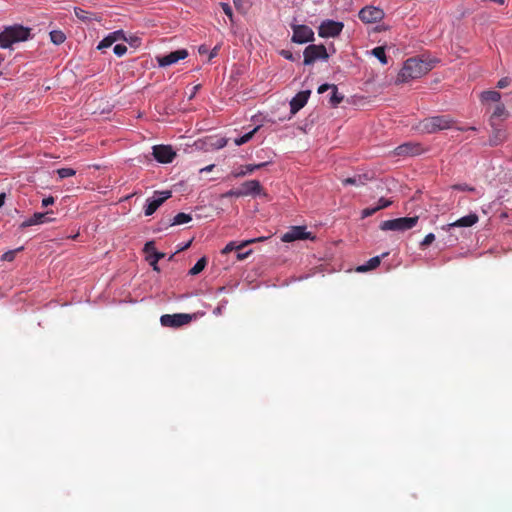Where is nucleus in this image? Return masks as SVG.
<instances>
[{
    "label": "nucleus",
    "mask_w": 512,
    "mask_h": 512,
    "mask_svg": "<svg viewBox=\"0 0 512 512\" xmlns=\"http://www.w3.org/2000/svg\"><path fill=\"white\" fill-rule=\"evenodd\" d=\"M433 67L432 61L427 62L417 58H409L404 62L397 80L399 82H408L420 78L427 74Z\"/></svg>",
    "instance_id": "f257e3e1"
},
{
    "label": "nucleus",
    "mask_w": 512,
    "mask_h": 512,
    "mask_svg": "<svg viewBox=\"0 0 512 512\" xmlns=\"http://www.w3.org/2000/svg\"><path fill=\"white\" fill-rule=\"evenodd\" d=\"M31 38V28L15 24L7 26L0 32V48H11L13 44Z\"/></svg>",
    "instance_id": "f03ea898"
},
{
    "label": "nucleus",
    "mask_w": 512,
    "mask_h": 512,
    "mask_svg": "<svg viewBox=\"0 0 512 512\" xmlns=\"http://www.w3.org/2000/svg\"><path fill=\"white\" fill-rule=\"evenodd\" d=\"M453 119L447 115H438L425 118L421 121L420 127L425 133H435L441 130L450 129L453 127Z\"/></svg>",
    "instance_id": "7ed1b4c3"
},
{
    "label": "nucleus",
    "mask_w": 512,
    "mask_h": 512,
    "mask_svg": "<svg viewBox=\"0 0 512 512\" xmlns=\"http://www.w3.org/2000/svg\"><path fill=\"white\" fill-rule=\"evenodd\" d=\"M418 216L401 217L381 222L380 229L383 231H400L404 232L413 228L418 222Z\"/></svg>",
    "instance_id": "20e7f679"
},
{
    "label": "nucleus",
    "mask_w": 512,
    "mask_h": 512,
    "mask_svg": "<svg viewBox=\"0 0 512 512\" xmlns=\"http://www.w3.org/2000/svg\"><path fill=\"white\" fill-rule=\"evenodd\" d=\"M304 61L303 64L306 66L314 64L317 60L327 61L329 54L324 45H308L303 52Z\"/></svg>",
    "instance_id": "39448f33"
},
{
    "label": "nucleus",
    "mask_w": 512,
    "mask_h": 512,
    "mask_svg": "<svg viewBox=\"0 0 512 512\" xmlns=\"http://www.w3.org/2000/svg\"><path fill=\"white\" fill-rule=\"evenodd\" d=\"M171 196L172 192L170 190L154 191L153 195L146 199L144 214L146 216H151Z\"/></svg>",
    "instance_id": "423d86ee"
},
{
    "label": "nucleus",
    "mask_w": 512,
    "mask_h": 512,
    "mask_svg": "<svg viewBox=\"0 0 512 512\" xmlns=\"http://www.w3.org/2000/svg\"><path fill=\"white\" fill-rule=\"evenodd\" d=\"M193 315L187 313L164 314L160 317V323L164 327L179 328L192 321Z\"/></svg>",
    "instance_id": "0eeeda50"
},
{
    "label": "nucleus",
    "mask_w": 512,
    "mask_h": 512,
    "mask_svg": "<svg viewBox=\"0 0 512 512\" xmlns=\"http://www.w3.org/2000/svg\"><path fill=\"white\" fill-rule=\"evenodd\" d=\"M293 31L292 42L297 44H305L314 41L313 30L304 24H291Z\"/></svg>",
    "instance_id": "6e6552de"
},
{
    "label": "nucleus",
    "mask_w": 512,
    "mask_h": 512,
    "mask_svg": "<svg viewBox=\"0 0 512 512\" xmlns=\"http://www.w3.org/2000/svg\"><path fill=\"white\" fill-rule=\"evenodd\" d=\"M343 27L344 24L342 22L328 19L320 24L318 28V34L323 38L336 37L341 33Z\"/></svg>",
    "instance_id": "1a4fd4ad"
},
{
    "label": "nucleus",
    "mask_w": 512,
    "mask_h": 512,
    "mask_svg": "<svg viewBox=\"0 0 512 512\" xmlns=\"http://www.w3.org/2000/svg\"><path fill=\"white\" fill-rule=\"evenodd\" d=\"M188 56V51L186 49H178L170 52L166 55H158L156 56V61L159 67H167L172 64L177 63L180 60L185 59Z\"/></svg>",
    "instance_id": "9d476101"
},
{
    "label": "nucleus",
    "mask_w": 512,
    "mask_h": 512,
    "mask_svg": "<svg viewBox=\"0 0 512 512\" xmlns=\"http://www.w3.org/2000/svg\"><path fill=\"white\" fill-rule=\"evenodd\" d=\"M359 18L364 23H376L383 19L384 12L382 9L374 6H366L359 11Z\"/></svg>",
    "instance_id": "9b49d317"
},
{
    "label": "nucleus",
    "mask_w": 512,
    "mask_h": 512,
    "mask_svg": "<svg viewBox=\"0 0 512 512\" xmlns=\"http://www.w3.org/2000/svg\"><path fill=\"white\" fill-rule=\"evenodd\" d=\"M153 156L163 164L171 163L176 157V152L170 145H155L153 147Z\"/></svg>",
    "instance_id": "f8f14e48"
},
{
    "label": "nucleus",
    "mask_w": 512,
    "mask_h": 512,
    "mask_svg": "<svg viewBox=\"0 0 512 512\" xmlns=\"http://www.w3.org/2000/svg\"><path fill=\"white\" fill-rule=\"evenodd\" d=\"M311 233L306 231L305 226H292L289 231L282 235L283 242H293L295 240L310 239Z\"/></svg>",
    "instance_id": "ddd939ff"
},
{
    "label": "nucleus",
    "mask_w": 512,
    "mask_h": 512,
    "mask_svg": "<svg viewBox=\"0 0 512 512\" xmlns=\"http://www.w3.org/2000/svg\"><path fill=\"white\" fill-rule=\"evenodd\" d=\"M424 152V148L417 142H406L395 148L397 156H417Z\"/></svg>",
    "instance_id": "4468645a"
},
{
    "label": "nucleus",
    "mask_w": 512,
    "mask_h": 512,
    "mask_svg": "<svg viewBox=\"0 0 512 512\" xmlns=\"http://www.w3.org/2000/svg\"><path fill=\"white\" fill-rule=\"evenodd\" d=\"M53 214V211L46 212H35L30 218L23 221L20 225L21 228H26L34 225H40L44 223H50L54 221L50 215Z\"/></svg>",
    "instance_id": "2eb2a0df"
},
{
    "label": "nucleus",
    "mask_w": 512,
    "mask_h": 512,
    "mask_svg": "<svg viewBox=\"0 0 512 512\" xmlns=\"http://www.w3.org/2000/svg\"><path fill=\"white\" fill-rule=\"evenodd\" d=\"M311 91L310 90H303L298 92L290 101V111L292 114L297 113L300 109H302L306 103L308 102V99L310 97Z\"/></svg>",
    "instance_id": "dca6fc26"
},
{
    "label": "nucleus",
    "mask_w": 512,
    "mask_h": 512,
    "mask_svg": "<svg viewBox=\"0 0 512 512\" xmlns=\"http://www.w3.org/2000/svg\"><path fill=\"white\" fill-rule=\"evenodd\" d=\"M191 220H192V216L190 214L181 212V213H178L177 215H175L172 219H169L168 221L162 220L159 223L160 226H159L158 230L161 231V230L166 229L171 226L186 224V223L190 222Z\"/></svg>",
    "instance_id": "f3484780"
},
{
    "label": "nucleus",
    "mask_w": 512,
    "mask_h": 512,
    "mask_svg": "<svg viewBox=\"0 0 512 512\" xmlns=\"http://www.w3.org/2000/svg\"><path fill=\"white\" fill-rule=\"evenodd\" d=\"M242 196H256L262 192L261 184L258 180H248L241 184Z\"/></svg>",
    "instance_id": "a211bd4d"
},
{
    "label": "nucleus",
    "mask_w": 512,
    "mask_h": 512,
    "mask_svg": "<svg viewBox=\"0 0 512 512\" xmlns=\"http://www.w3.org/2000/svg\"><path fill=\"white\" fill-rule=\"evenodd\" d=\"M478 215L475 213H470L466 216L461 217L453 223L447 224L444 229L449 230L454 227H471L478 222Z\"/></svg>",
    "instance_id": "6ab92c4d"
},
{
    "label": "nucleus",
    "mask_w": 512,
    "mask_h": 512,
    "mask_svg": "<svg viewBox=\"0 0 512 512\" xmlns=\"http://www.w3.org/2000/svg\"><path fill=\"white\" fill-rule=\"evenodd\" d=\"M268 164H269V162H262L259 164H247V165L242 166L238 171L233 172L232 175L235 178L244 177L248 174L253 173L255 170H258V169H261V168L267 166Z\"/></svg>",
    "instance_id": "aec40b11"
},
{
    "label": "nucleus",
    "mask_w": 512,
    "mask_h": 512,
    "mask_svg": "<svg viewBox=\"0 0 512 512\" xmlns=\"http://www.w3.org/2000/svg\"><path fill=\"white\" fill-rule=\"evenodd\" d=\"M266 238L265 237H259V238H253V239H248V240H245L243 242H241L239 245H236V243L234 241H231L229 242L222 250V253L223 254H228L230 253L231 251L233 250H240L241 248H243L244 246H247L249 244H252V243H255V242H260V241H263L265 240Z\"/></svg>",
    "instance_id": "412c9836"
},
{
    "label": "nucleus",
    "mask_w": 512,
    "mask_h": 512,
    "mask_svg": "<svg viewBox=\"0 0 512 512\" xmlns=\"http://www.w3.org/2000/svg\"><path fill=\"white\" fill-rule=\"evenodd\" d=\"M387 254L388 253H384V254H382V256H374V257L370 258L366 263L358 266L356 268V271L359 273H363V272H367V271L375 269L376 267H378L380 265L381 258L383 256H386Z\"/></svg>",
    "instance_id": "4be33fe9"
},
{
    "label": "nucleus",
    "mask_w": 512,
    "mask_h": 512,
    "mask_svg": "<svg viewBox=\"0 0 512 512\" xmlns=\"http://www.w3.org/2000/svg\"><path fill=\"white\" fill-rule=\"evenodd\" d=\"M74 13L79 20L85 23H90L94 20H99V17L95 13L86 11L81 7H75Z\"/></svg>",
    "instance_id": "5701e85b"
},
{
    "label": "nucleus",
    "mask_w": 512,
    "mask_h": 512,
    "mask_svg": "<svg viewBox=\"0 0 512 512\" xmlns=\"http://www.w3.org/2000/svg\"><path fill=\"white\" fill-rule=\"evenodd\" d=\"M368 179L369 178L366 174L355 175L353 177H347V178L343 179L342 183L345 186H348V185L363 186L367 183Z\"/></svg>",
    "instance_id": "b1692460"
},
{
    "label": "nucleus",
    "mask_w": 512,
    "mask_h": 512,
    "mask_svg": "<svg viewBox=\"0 0 512 512\" xmlns=\"http://www.w3.org/2000/svg\"><path fill=\"white\" fill-rule=\"evenodd\" d=\"M480 99L482 102H499L501 100V93L495 90L483 91Z\"/></svg>",
    "instance_id": "393cba45"
},
{
    "label": "nucleus",
    "mask_w": 512,
    "mask_h": 512,
    "mask_svg": "<svg viewBox=\"0 0 512 512\" xmlns=\"http://www.w3.org/2000/svg\"><path fill=\"white\" fill-rule=\"evenodd\" d=\"M344 99V96L338 92V88L334 85L331 89L329 102L333 107L339 105Z\"/></svg>",
    "instance_id": "a878e982"
},
{
    "label": "nucleus",
    "mask_w": 512,
    "mask_h": 512,
    "mask_svg": "<svg viewBox=\"0 0 512 512\" xmlns=\"http://www.w3.org/2000/svg\"><path fill=\"white\" fill-rule=\"evenodd\" d=\"M165 254L162 252L154 251L153 255H150L148 260L150 265L152 266L153 270L156 272L160 271V268L158 266V261L162 258H164Z\"/></svg>",
    "instance_id": "bb28decb"
},
{
    "label": "nucleus",
    "mask_w": 512,
    "mask_h": 512,
    "mask_svg": "<svg viewBox=\"0 0 512 512\" xmlns=\"http://www.w3.org/2000/svg\"><path fill=\"white\" fill-rule=\"evenodd\" d=\"M258 129H259V126L255 127L253 130H251V131H249V132L245 133L244 135H242V136H240V137L236 138V139L234 140L235 145H237V146H241V145H243V144L247 143L248 141H250V140L252 139L253 135L255 134V132H256Z\"/></svg>",
    "instance_id": "cd10ccee"
},
{
    "label": "nucleus",
    "mask_w": 512,
    "mask_h": 512,
    "mask_svg": "<svg viewBox=\"0 0 512 512\" xmlns=\"http://www.w3.org/2000/svg\"><path fill=\"white\" fill-rule=\"evenodd\" d=\"M207 265L205 257L200 258L195 265L189 270V275H197L204 270Z\"/></svg>",
    "instance_id": "c85d7f7f"
},
{
    "label": "nucleus",
    "mask_w": 512,
    "mask_h": 512,
    "mask_svg": "<svg viewBox=\"0 0 512 512\" xmlns=\"http://www.w3.org/2000/svg\"><path fill=\"white\" fill-rule=\"evenodd\" d=\"M65 39H66L65 34L60 30H52L50 32V40L55 45L62 44L65 41Z\"/></svg>",
    "instance_id": "c756f323"
},
{
    "label": "nucleus",
    "mask_w": 512,
    "mask_h": 512,
    "mask_svg": "<svg viewBox=\"0 0 512 512\" xmlns=\"http://www.w3.org/2000/svg\"><path fill=\"white\" fill-rule=\"evenodd\" d=\"M372 54L382 63V64H387V57H386V54H385V49L381 46H378V47H375L373 50H372Z\"/></svg>",
    "instance_id": "7c9ffc66"
},
{
    "label": "nucleus",
    "mask_w": 512,
    "mask_h": 512,
    "mask_svg": "<svg viewBox=\"0 0 512 512\" xmlns=\"http://www.w3.org/2000/svg\"><path fill=\"white\" fill-rule=\"evenodd\" d=\"M56 173L60 179H65L76 174V171L72 168H59Z\"/></svg>",
    "instance_id": "2f4dec72"
},
{
    "label": "nucleus",
    "mask_w": 512,
    "mask_h": 512,
    "mask_svg": "<svg viewBox=\"0 0 512 512\" xmlns=\"http://www.w3.org/2000/svg\"><path fill=\"white\" fill-rule=\"evenodd\" d=\"M114 39H112V37L110 35H107L104 39H102L98 46H97V49L98 50H104L106 48H109L110 46H112V44L114 43Z\"/></svg>",
    "instance_id": "473e14b6"
},
{
    "label": "nucleus",
    "mask_w": 512,
    "mask_h": 512,
    "mask_svg": "<svg viewBox=\"0 0 512 512\" xmlns=\"http://www.w3.org/2000/svg\"><path fill=\"white\" fill-rule=\"evenodd\" d=\"M507 114L506 112V108L504 106V104L500 103V104H497L494 111H493V114H492V118H501L503 116H505Z\"/></svg>",
    "instance_id": "72a5a7b5"
},
{
    "label": "nucleus",
    "mask_w": 512,
    "mask_h": 512,
    "mask_svg": "<svg viewBox=\"0 0 512 512\" xmlns=\"http://www.w3.org/2000/svg\"><path fill=\"white\" fill-rule=\"evenodd\" d=\"M279 54L284 57L285 59L287 60H290V61H296L300 58V54H297L296 56L290 51V50H286V49H283L279 52Z\"/></svg>",
    "instance_id": "f704fd0d"
},
{
    "label": "nucleus",
    "mask_w": 512,
    "mask_h": 512,
    "mask_svg": "<svg viewBox=\"0 0 512 512\" xmlns=\"http://www.w3.org/2000/svg\"><path fill=\"white\" fill-rule=\"evenodd\" d=\"M227 304H228V300L227 299H222L219 302L218 306L213 310V314L215 316H220L223 313V311L225 310Z\"/></svg>",
    "instance_id": "c9c22d12"
},
{
    "label": "nucleus",
    "mask_w": 512,
    "mask_h": 512,
    "mask_svg": "<svg viewBox=\"0 0 512 512\" xmlns=\"http://www.w3.org/2000/svg\"><path fill=\"white\" fill-rule=\"evenodd\" d=\"M23 249V247H19L15 250H10V251H7L5 252L3 255H2V260L4 261H12L15 257V254L19 251H21Z\"/></svg>",
    "instance_id": "e433bc0d"
},
{
    "label": "nucleus",
    "mask_w": 512,
    "mask_h": 512,
    "mask_svg": "<svg viewBox=\"0 0 512 512\" xmlns=\"http://www.w3.org/2000/svg\"><path fill=\"white\" fill-rule=\"evenodd\" d=\"M113 52L118 57L123 56L127 52V47L124 44H117L113 48Z\"/></svg>",
    "instance_id": "4c0bfd02"
},
{
    "label": "nucleus",
    "mask_w": 512,
    "mask_h": 512,
    "mask_svg": "<svg viewBox=\"0 0 512 512\" xmlns=\"http://www.w3.org/2000/svg\"><path fill=\"white\" fill-rule=\"evenodd\" d=\"M377 211H379L377 206L367 207V208L362 210L361 216H362V218H367V217H370L373 214H375Z\"/></svg>",
    "instance_id": "58836bf2"
},
{
    "label": "nucleus",
    "mask_w": 512,
    "mask_h": 512,
    "mask_svg": "<svg viewBox=\"0 0 512 512\" xmlns=\"http://www.w3.org/2000/svg\"><path fill=\"white\" fill-rule=\"evenodd\" d=\"M223 198H229V197H242V194H241V188L239 189H231L227 192H225L223 195H222Z\"/></svg>",
    "instance_id": "ea45409f"
},
{
    "label": "nucleus",
    "mask_w": 512,
    "mask_h": 512,
    "mask_svg": "<svg viewBox=\"0 0 512 512\" xmlns=\"http://www.w3.org/2000/svg\"><path fill=\"white\" fill-rule=\"evenodd\" d=\"M452 188L454 190H459V191H468V192L475 191V188L472 186H469L468 184H455L452 186Z\"/></svg>",
    "instance_id": "a19ab883"
},
{
    "label": "nucleus",
    "mask_w": 512,
    "mask_h": 512,
    "mask_svg": "<svg viewBox=\"0 0 512 512\" xmlns=\"http://www.w3.org/2000/svg\"><path fill=\"white\" fill-rule=\"evenodd\" d=\"M392 204V201L389 200V199H386L384 197H381L379 200H378V203H377V208L378 210H381V209H384V208H387L389 207L390 205Z\"/></svg>",
    "instance_id": "79ce46f5"
},
{
    "label": "nucleus",
    "mask_w": 512,
    "mask_h": 512,
    "mask_svg": "<svg viewBox=\"0 0 512 512\" xmlns=\"http://www.w3.org/2000/svg\"><path fill=\"white\" fill-rule=\"evenodd\" d=\"M220 6H221L223 12L232 20L233 12H232L231 6L226 2H221Z\"/></svg>",
    "instance_id": "37998d69"
},
{
    "label": "nucleus",
    "mask_w": 512,
    "mask_h": 512,
    "mask_svg": "<svg viewBox=\"0 0 512 512\" xmlns=\"http://www.w3.org/2000/svg\"><path fill=\"white\" fill-rule=\"evenodd\" d=\"M109 35L112 37V39H114L115 42L117 40H121V39L126 40L123 30L114 31V32L110 33Z\"/></svg>",
    "instance_id": "c03bdc74"
},
{
    "label": "nucleus",
    "mask_w": 512,
    "mask_h": 512,
    "mask_svg": "<svg viewBox=\"0 0 512 512\" xmlns=\"http://www.w3.org/2000/svg\"><path fill=\"white\" fill-rule=\"evenodd\" d=\"M434 240H435V235L433 233H429L422 240L421 246L426 247V246L430 245Z\"/></svg>",
    "instance_id": "a18cd8bd"
},
{
    "label": "nucleus",
    "mask_w": 512,
    "mask_h": 512,
    "mask_svg": "<svg viewBox=\"0 0 512 512\" xmlns=\"http://www.w3.org/2000/svg\"><path fill=\"white\" fill-rule=\"evenodd\" d=\"M143 250H144V252L151 253V255H153L154 251H156L154 241L146 242Z\"/></svg>",
    "instance_id": "49530a36"
},
{
    "label": "nucleus",
    "mask_w": 512,
    "mask_h": 512,
    "mask_svg": "<svg viewBox=\"0 0 512 512\" xmlns=\"http://www.w3.org/2000/svg\"><path fill=\"white\" fill-rule=\"evenodd\" d=\"M509 84H510V78H508V77H503V78H501V79L497 82V87H498L499 89H503V88L507 87Z\"/></svg>",
    "instance_id": "de8ad7c7"
},
{
    "label": "nucleus",
    "mask_w": 512,
    "mask_h": 512,
    "mask_svg": "<svg viewBox=\"0 0 512 512\" xmlns=\"http://www.w3.org/2000/svg\"><path fill=\"white\" fill-rule=\"evenodd\" d=\"M334 86V84H322L318 87V93L319 94H323L324 92H326L327 90H331L332 87Z\"/></svg>",
    "instance_id": "09e8293b"
},
{
    "label": "nucleus",
    "mask_w": 512,
    "mask_h": 512,
    "mask_svg": "<svg viewBox=\"0 0 512 512\" xmlns=\"http://www.w3.org/2000/svg\"><path fill=\"white\" fill-rule=\"evenodd\" d=\"M54 202H55V198L53 196H48V197L42 199V206L48 207L49 205L54 204Z\"/></svg>",
    "instance_id": "8fccbe9b"
},
{
    "label": "nucleus",
    "mask_w": 512,
    "mask_h": 512,
    "mask_svg": "<svg viewBox=\"0 0 512 512\" xmlns=\"http://www.w3.org/2000/svg\"><path fill=\"white\" fill-rule=\"evenodd\" d=\"M251 250H248L246 252H238L237 253V259L238 260H244L245 258H247L250 254H251Z\"/></svg>",
    "instance_id": "3c124183"
},
{
    "label": "nucleus",
    "mask_w": 512,
    "mask_h": 512,
    "mask_svg": "<svg viewBox=\"0 0 512 512\" xmlns=\"http://www.w3.org/2000/svg\"><path fill=\"white\" fill-rule=\"evenodd\" d=\"M191 243H192V240L188 241L187 243H184V244L180 245L178 247L176 253L181 252V251L187 249L188 247H190Z\"/></svg>",
    "instance_id": "603ef678"
},
{
    "label": "nucleus",
    "mask_w": 512,
    "mask_h": 512,
    "mask_svg": "<svg viewBox=\"0 0 512 512\" xmlns=\"http://www.w3.org/2000/svg\"><path fill=\"white\" fill-rule=\"evenodd\" d=\"M214 166H215L214 164L208 165V166H206V167H204V168L200 169V173H203V172H210V171H212V169L214 168Z\"/></svg>",
    "instance_id": "864d4df0"
},
{
    "label": "nucleus",
    "mask_w": 512,
    "mask_h": 512,
    "mask_svg": "<svg viewBox=\"0 0 512 512\" xmlns=\"http://www.w3.org/2000/svg\"><path fill=\"white\" fill-rule=\"evenodd\" d=\"M5 198H6L5 193H0V208L4 205Z\"/></svg>",
    "instance_id": "5fc2aeb1"
},
{
    "label": "nucleus",
    "mask_w": 512,
    "mask_h": 512,
    "mask_svg": "<svg viewBox=\"0 0 512 512\" xmlns=\"http://www.w3.org/2000/svg\"><path fill=\"white\" fill-rule=\"evenodd\" d=\"M459 130H461V131H466V130H472V131H475V130H476V127H474V126H470V127H467V128H459Z\"/></svg>",
    "instance_id": "6e6d98bb"
},
{
    "label": "nucleus",
    "mask_w": 512,
    "mask_h": 512,
    "mask_svg": "<svg viewBox=\"0 0 512 512\" xmlns=\"http://www.w3.org/2000/svg\"><path fill=\"white\" fill-rule=\"evenodd\" d=\"M224 291H225V287H224V286L219 287V288L216 290V295L221 294V293H223Z\"/></svg>",
    "instance_id": "4d7b16f0"
},
{
    "label": "nucleus",
    "mask_w": 512,
    "mask_h": 512,
    "mask_svg": "<svg viewBox=\"0 0 512 512\" xmlns=\"http://www.w3.org/2000/svg\"><path fill=\"white\" fill-rule=\"evenodd\" d=\"M225 144H226V141H225L224 139H221V140L219 141L218 148H222V147H224V146H225Z\"/></svg>",
    "instance_id": "13d9d810"
},
{
    "label": "nucleus",
    "mask_w": 512,
    "mask_h": 512,
    "mask_svg": "<svg viewBox=\"0 0 512 512\" xmlns=\"http://www.w3.org/2000/svg\"><path fill=\"white\" fill-rule=\"evenodd\" d=\"M200 88V85H196L194 88H193V94L190 96V98H192L194 96V94L198 91V89Z\"/></svg>",
    "instance_id": "bf43d9fd"
},
{
    "label": "nucleus",
    "mask_w": 512,
    "mask_h": 512,
    "mask_svg": "<svg viewBox=\"0 0 512 512\" xmlns=\"http://www.w3.org/2000/svg\"><path fill=\"white\" fill-rule=\"evenodd\" d=\"M241 1H242V0H233L234 5H235L237 8H239V7H240V5H241Z\"/></svg>",
    "instance_id": "052dcab7"
},
{
    "label": "nucleus",
    "mask_w": 512,
    "mask_h": 512,
    "mask_svg": "<svg viewBox=\"0 0 512 512\" xmlns=\"http://www.w3.org/2000/svg\"><path fill=\"white\" fill-rule=\"evenodd\" d=\"M207 51L206 47L205 46H200L199 47V52L200 53H205Z\"/></svg>",
    "instance_id": "680f3d73"
},
{
    "label": "nucleus",
    "mask_w": 512,
    "mask_h": 512,
    "mask_svg": "<svg viewBox=\"0 0 512 512\" xmlns=\"http://www.w3.org/2000/svg\"><path fill=\"white\" fill-rule=\"evenodd\" d=\"M216 54H217V49H216V48H214V49L212 50L211 54H210V58H213L214 56H216Z\"/></svg>",
    "instance_id": "e2e57ef3"
},
{
    "label": "nucleus",
    "mask_w": 512,
    "mask_h": 512,
    "mask_svg": "<svg viewBox=\"0 0 512 512\" xmlns=\"http://www.w3.org/2000/svg\"><path fill=\"white\" fill-rule=\"evenodd\" d=\"M4 59H5L4 56L2 54H0V65L3 63Z\"/></svg>",
    "instance_id": "0e129e2a"
},
{
    "label": "nucleus",
    "mask_w": 512,
    "mask_h": 512,
    "mask_svg": "<svg viewBox=\"0 0 512 512\" xmlns=\"http://www.w3.org/2000/svg\"><path fill=\"white\" fill-rule=\"evenodd\" d=\"M175 254H176V252H175V253H173V254H171V255L169 256L168 260H169V261L173 260V258H174V256H175Z\"/></svg>",
    "instance_id": "69168bd1"
}]
</instances>
